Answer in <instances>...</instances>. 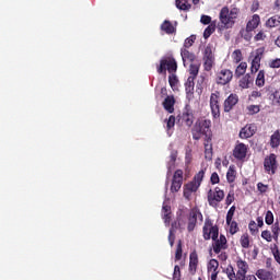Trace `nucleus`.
Instances as JSON below:
<instances>
[{
	"label": "nucleus",
	"mask_w": 280,
	"mask_h": 280,
	"mask_svg": "<svg viewBox=\"0 0 280 280\" xmlns=\"http://www.w3.org/2000/svg\"><path fill=\"white\" fill-rule=\"evenodd\" d=\"M202 233L203 240H213V252L215 253V255H220L222 250H226V236H224V234L220 235V229L218 228V225H213V221H211V219L206 220L202 228Z\"/></svg>",
	"instance_id": "obj_1"
},
{
	"label": "nucleus",
	"mask_w": 280,
	"mask_h": 280,
	"mask_svg": "<svg viewBox=\"0 0 280 280\" xmlns=\"http://www.w3.org/2000/svg\"><path fill=\"white\" fill-rule=\"evenodd\" d=\"M191 135L194 141H200L202 137H205V140L212 139L213 135L211 133V120L198 118L191 129Z\"/></svg>",
	"instance_id": "obj_2"
},
{
	"label": "nucleus",
	"mask_w": 280,
	"mask_h": 280,
	"mask_svg": "<svg viewBox=\"0 0 280 280\" xmlns=\"http://www.w3.org/2000/svg\"><path fill=\"white\" fill-rule=\"evenodd\" d=\"M236 268L237 271L235 273V269L233 266H228L225 269V275L228 276V279L230 280H246V275L248 273L249 267L248 262L241 257L236 258Z\"/></svg>",
	"instance_id": "obj_3"
},
{
	"label": "nucleus",
	"mask_w": 280,
	"mask_h": 280,
	"mask_svg": "<svg viewBox=\"0 0 280 280\" xmlns=\"http://www.w3.org/2000/svg\"><path fill=\"white\" fill-rule=\"evenodd\" d=\"M237 16H240V8L233 7L229 10V7H223L219 13L221 27L230 30V27L235 25V19H237Z\"/></svg>",
	"instance_id": "obj_4"
},
{
	"label": "nucleus",
	"mask_w": 280,
	"mask_h": 280,
	"mask_svg": "<svg viewBox=\"0 0 280 280\" xmlns=\"http://www.w3.org/2000/svg\"><path fill=\"white\" fill-rule=\"evenodd\" d=\"M199 222H203L205 217L202 215V212L200 211V208L198 206H195L190 208L188 214H187V231L188 233H194L196 230V226Z\"/></svg>",
	"instance_id": "obj_5"
},
{
	"label": "nucleus",
	"mask_w": 280,
	"mask_h": 280,
	"mask_svg": "<svg viewBox=\"0 0 280 280\" xmlns=\"http://www.w3.org/2000/svg\"><path fill=\"white\" fill-rule=\"evenodd\" d=\"M224 190L220 187H215L214 189H209L207 192V200L209 207H213V209H218V206L222 200H224Z\"/></svg>",
	"instance_id": "obj_6"
},
{
	"label": "nucleus",
	"mask_w": 280,
	"mask_h": 280,
	"mask_svg": "<svg viewBox=\"0 0 280 280\" xmlns=\"http://www.w3.org/2000/svg\"><path fill=\"white\" fill-rule=\"evenodd\" d=\"M167 71L168 73H176V71H178V63L174 57L160 60L158 73H166Z\"/></svg>",
	"instance_id": "obj_7"
},
{
	"label": "nucleus",
	"mask_w": 280,
	"mask_h": 280,
	"mask_svg": "<svg viewBox=\"0 0 280 280\" xmlns=\"http://www.w3.org/2000/svg\"><path fill=\"white\" fill-rule=\"evenodd\" d=\"M220 91H214L210 95V110L213 119H220Z\"/></svg>",
	"instance_id": "obj_8"
},
{
	"label": "nucleus",
	"mask_w": 280,
	"mask_h": 280,
	"mask_svg": "<svg viewBox=\"0 0 280 280\" xmlns=\"http://www.w3.org/2000/svg\"><path fill=\"white\" fill-rule=\"evenodd\" d=\"M214 65H215V56H213V48L211 47V45H208L203 50L205 71H211Z\"/></svg>",
	"instance_id": "obj_9"
},
{
	"label": "nucleus",
	"mask_w": 280,
	"mask_h": 280,
	"mask_svg": "<svg viewBox=\"0 0 280 280\" xmlns=\"http://www.w3.org/2000/svg\"><path fill=\"white\" fill-rule=\"evenodd\" d=\"M264 167L267 174H277L279 165L277 164V155L275 153H270L269 156L265 158Z\"/></svg>",
	"instance_id": "obj_10"
},
{
	"label": "nucleus",
	"mask_w": 280,
	"mask_h": 280,
	"mask_svg": "<svg viewBox=\"0 0 280 280\" xmlns=\"http://www.w3.org/2000/svg\"><path fill=\"white\" fill-rule=\"evenodd\" d=\"M264 51H266L264 47L257 48L255 50L250 67L252 73H257V71H259L261 67V58H264Z\"/></svg>",
	"instance_id": "obj_11"
},
{
	"label": "nucleus",
	"mask_w": 280,
	"mask_h": 280,
	"mask_svg": "<svg viewBox=\"0 0 280 280\" xmlns=\"http://www.w3.org/2000/svg\"><path fill=\"white\" fill-rule=\"evenodd\" d=\"M233 80V71L223 69L217 73L215 82L221 86H226Z\"/></svg>",
	"instance_id": "obj_12"
},
{
	"label": "nucleus",
	"mask_w": 280,
	"mask_h": 280,
	"mask_svg": "<svg viewBox=\"0 0 280 280\" xmlns=\"http://www.w3.org/2000/svg\"><path fill=\"white\" fill-rule=\"evenodd\" d=\"M183 187V170L175 171L172 179L171 191L172 194H176L180 191Z\"/></svg>",
	"instance_id": "obj_13"
},
{
	"label": "nucleus",
	"mask_w": 280,
	"mask_h": 280,
	"mask_svg": "<svg viewBox=\"0 0 280 280\" xmlns=\"http://www.w3.org/2000/svg\"><path fill=\"white\" fill-rule=\"evenodd\" d=\"M246 154H248V145L240 142L234 147L233 156L236 161H244V159H246Z\"/></svg>",
	"instance_id": "obj_14"
},
{
	"label": "nucleus",
	"mask_w": 280,
	"mask_h": 280,
	"mask_svg": "<svg viewBox=\"0 0 280 280\" xmlns=\"http://www.w3.org/2000/svg\"><path fill=\"white\" fill-rule=\"evenodd\" d=\"M240 102V96L237 94H230L224 103H223V110L224 113H231L235 106H237V103Z\"/></svg>",
	"instance_id": "obj_15"
},
{
	"label": "nucleus",
	"mask_w": 280,
	"mask_h": 280,
	"mask_svg": "<svg viewBox=\"0 0 280 280\" xmlns=\"http://www.w3.org/2000/svg\"><path fill=\"white\" fill-rule=\"evenodd\" d=\"M180 119L183 124L188 126V128H191V126H194V110L189 105H186Z\"/></svg>",
	"instance_id": "obj_16"
},
{
	"label": "nucleus",
	"mask_w": 280,
	"mask_h": 280,
	"mask_svg": "<svg viewBox=\"0 0 280 280\" xmlns=\"http://www.w3.org/2000/svg\"><path fill=\"white\" fill-rule=\"evenodd\" d=\"M180 56L184 67H187V65H192L196 61V54L189 51V49L180 48Z\"/></svg>",
	"instance_id": "obj_17"
},
{
	"label": "nucleus",
	"mask_w": 280,
	"mask_h": 280,
	"mask_svg": "<svg viewBox=\"0 0 280 280\" xmlns=\"http://www.w3.org/2000/svg\"><path fill=\"white\" fill-rule=\"evenodd\" d=\"M257 132V126L255 124H249L243 127L240 131L241 139H250Z\"/></svg>",
	"instance_id": "obj_18"
},
{
	"label": "nucleus",
	"mask_w": 280,
	"mask_h": 280,
	"mask_svg": "<svg viewBox=\"0 0 280 280\" xmlns=\"http://www.w3.org/2000/svg\"><path fill=\"white\" fill-rule=\"evenodd\" d=\"M220 268V262L215 259H210L208 262V272L211 280H218V275H220V271L218 270Z\"/></svg>",
	"instance_id": "obj_19"
},
{
	"label": "nucleus",
	"mask_w": 280,
	"mask_h": 280,
	"mask_svg": "<svg viewBox=\"0 0 280 280\" xmlns=\"http://www.w3.org/2000/svg\"><path fill=\"white\" fill-rule=\"evenodd\" d=\"M259 23H261V18L259 16V14H254L246 24L247 34L250 32H255V30L259 27Z\"/></svg>",
	"instance_id": "obj_20"
},
{
	"label": "nucleus",
	"mask_w": 280,
	"mask_h": 280,
	"mask_svg": "<svg viewBox=\"0 0 280 280\" xmlns=\"http://www.w3.org/2000/svg\"><path fill=\"white\" fill-rule=\"evenodd\" d=\"M190 275H196L198 270V253L196 250L191 252L189 255V268Z\"/></svg>",
	"instance_id": "obj_21"
},
{
	"label": "nucleus",
	"mask_w": 280,
	"mask_h": 280,
	"mask_svg": "<svg viewBox=\"0 0 280 280\" xmlns=\"http://www.w3.org/2000/svg\"><path fill=\"white\" fill-rule=\"evenodd\" d=\"M196 79L188 78L185 83V91L187 100H194V89H196Z\"/></svg>",
	"instance_id": "obj_22"
},
{
	"label": "nucleus",
	"mask_w": 280,
	"mask_h": 280,
	"mask_svg": "<svg viewBox=\"0 0 280 280\" xmlns=\"http://www.w3.org/2000/svg\"><path fill=\"white\" fill-rule=\"evenodd\" d=\"M212 138L205 140V159L206 161H211L213 159V143L211 142Z\"/></svg>",
	"instance_id": "obj_23"
},
{
	"label": "nucleus",
	"mask_w": 280,
	"mask_h": 280,
	"mask_svg": "<svg viewBox=\"0 0 280 280\" xmlns=\"http://www.w3.org/2000/svg\"><path fill=\"white\" fill-rule=\"evenodd\" d=\"M160 30H161L162 32H164V34H168V35L176 34V27H175L174 24H172V22L168 21V20H165V21L161 24Z\"/></svg>",
	"instance_id": "obj_24"
},
{
	"label": "nucleus",
	"mask_w": 280,
	"mask_h": 280,
	"mask_svg": "<svg viewBox=\"0 0 280 280\" xmlns=\"http://www.w3.org/2000/svg\"><path fill=\"white\" fill-rule=\"evenodd\" d=\"M255 77L253 74L247 73L240 80L241 89H250V84H253Z\"/></svg>",
	"instance_id": "obj_25"
},
{
	"label": "nucleus",
	"mask_w": 280,
	"mask_h": 280,
	"mask_svg": "<svg viewBox=\"0 0 280 280\" xmlns=\"http://www.w3.org/2000/svg\"><path fill=\"white\" fill-rule=\"evenodd\" d=\"M174 104H176L174 96H166L163 102V108L166 109L167 113H174Z\"/></svg>",
	"instance_id": "obj_26"
},
{
	"label": "nucleus",
	"mask_w": 280,
	"mask_h": 280,
	"mask_svg": "<svg viewBox=\"0 0 280 280\" xmlns=\"http://www.w3.org/2000/svg\"><path fill=\"white\" fill-rule=\"evenodd\" d=\"M256 277H258V279L260 280H273L275 273L266 269H258L256 272Z\"/></svg>",
	"instance_id": "obj_27"
},
{
	"label": "nucleus",
	"mask_w": 280,
	"mask_h": 280,
	"mask_svg": "<svg viewBox=\"0 0 280 280\" xmlns=\"http://www.w3.org/2000/svg\"><path fill=\"white\" fill-rule=\"evenodd\" d=\"M237 178V170H235V165H230L226 172V180L230 184H233Z\"/></svg>",
	"instance_id": "obj_28"
},
{
	"label": "nucleus",
	"mask_w": 280,
	"mask_h": 280,
	"mask_svg": "<svg viewBox=\"0 0 280 280\" xmlns=\"http://www.w3.org/2000/svg\"><path fill=\"white\" fill-rule=\"evenodd\" d=\"M271 233L273 235L275 242H279V235H280V222L279 219L275 221L273 224H271Z\"/></svg>",
	"instance_id": "obj_29"
},
{
	"label": "nucleus",
	"mask_w": 280,
	"mask_h": 280,
	"mask_svg": "<svg viewBox=\"0 0 280 280\" xmlns=\"http://www.w3.org/2000/svg\"><path fill=\"white\" fill-rule=\"evenodd\" d=\"M188 71L190 73L188 78L196 80V78H198V73H200V63H190Z\"/></svg>",
	"instance_id": "obj_30"
},
{
	"label": "nucleus",
	"mask_w": 280,
	"mask_h": 280,
	"mask_svg": "<svg viewBox=\"0 0 280 280\" xmlns=\"http://www.w3.org/2000/svg\"><path fill=\"white\" fill-rule=\"evenodd\" d=\"M280 26V16L279 15H273L269 18L266 22V27H279Z\"/></svg>",
	"instance_id": "obj_31"
},
{
	"label": "nucleus",
	"mask_w": 280,
	"mask_h": 280,
	"mask_svg": "<svg viewBox=\"0 0 280 280\" xmlns=\"http://www.w3.org/2000/svg\"><path fill=\"white\" fill-rule=\"evenodd\" d=\"M175 3H176V8L178 10H183L184 12L191 10V5L187 0H175Z\"/></svg>",
	"instance_id": "obj_32"
},
{
	"label": "nucleus",
	"mask_w": 280,
	"mask_h": 280,
	"mask_svg": "<svg viewBox=\"0 0 280 280\" xmlns=\"http://www.w3.org/2000/svg\"><path fill=\"white\" fill-rule=\"evenodd\" d=\"M270 145L271 148H279L280 145V132L276 130L273 135L270 137Z\"/></svg>",
	"instance_id": "obj_33"
},
{
	"label": "nucleus",
	"mask_w": 280,
	"mask_h": 280,
	"mask_svg": "<svg viewBox=\"0 0 280 280\" xmlns=\"http://www.w3.org/2000/svg\"><path fill=\"white\" fill-rule=\"evenodd\" d=\"M246 69H248V65L246 62H241L235 69V77L242 78V75L246 73Z\"/></svg>",
	"instance_id": "obj_34"
},
{
	"label": "nucleus",
	"mask_w": 280,
	"mask_h": 280,
	"mask_svg": "<svg viewBox=\"0 0 280 280\" xmlns=\"http://www.w3.org/2000/svg\"><path fill=\"white\" fill-rule=\"evenodd\" d=\"M240 244L242 248H250V236L248 233H245L241 236Z\"/></svg>",
	"instance_id": "obj_35"
},
{
	"label": "nucleus",
	"mask_w": 280,
	"mask_h": 280,
	"mask_svg": "<svg viewBox=\"0 0 280 280\" xmlns=\"http://www.w3.org/2000/svg\"><path fill=\"white\" fill-rule=\"evenodd\" d=\"M266 84V72L264 70H260L256 78V86H264Z\"/></svg>",
	"instance_id": "obj_36"
},
{
	"label": "nucleus",
	"mask_w": 280,
	"mask_h": 280,
	"mask_svg": "<svg viewBox=\"0 0 280 280\" xmlns=\"http://www.w3.org/2000/svg\"><path fill=\"white\" fill-rule=\"evenodd\" d=\"M183 259V241L177 242V247L175 252V261H180Z\"/></svg>",
	"instance_id": "obj_37"
},
{
	"label": "nucleus",
	"mask_w": 280,
	"mask_h": 280,
	"mask_svg": "<svg viewBox=\"0 0 280 280\" xmlns=\"http://www.w3.org/2000/svg\"><path fill=\"white\" fill-rule=\"evenodd\" d=\"M213 32H215V22H212L206 27V30L203 31V38L207 40V38H209L211 34H213Z\"/></svg>",
	"instance_id": "obj_38"
},
{
	"label": "nucleus",
	"mask_w": 280,
	"mask_h": 280,
	"mask_svg": "<svg viewBox=\"0 0 280 280\" xmlns=\"http://www.w3.org/2000/svg\"><path fill=\"white\" fill-rule=\"evenodd\" d=\"M194 43H196V35H190L185 39L182 49H189L190 47H194Z\"/></svg>",
	"instance_id": "obj_39"
},
{
	"label": "nucleus",
	"mask_w": 280,
	"mask_h": 280,
	"mask_svg": "<svg viewBox=\"0 0 280 280\" xmlns=\"http://www.w3.org/2000/svg\"><path fill=\"white\" fill-rule=\"evenodd\" d=\"M226 224H228V226H230L229 233H230L231 235H235V233H238V231H240V225L237 224L236 221H230V223H226Z\"/></svg>",
	"instance_id": "obj_40"
},
{
	"label": "nucleus",
	"mask_w": 280,
	"mask_h": 280,
	"mask_svg": "<svg viewBox=\"0 0 280 280\" xmlns=\"http://www.w3.org/2000/svg\"><path fill=\"white\" fill-rule=\"evenodd\" d=\"M205 178V170H201L199 171L195 176H194V179H192V183H196L197 185H202V180Z\"/></svg>",
	"instance_id": "obj_41"
},
{
	"label": "nucleus",
	"mask_w": 280,
	"mask_h": 280,
	"mask_svg": "<svg viewBox=\"0 0 280 280\" xmlns=\"http://www.w3.org/2000/svg\"><path fill=\"white\" fill-rule=\"evenodd\" d=\"M265 222L268 226H271V224H275V214L272 211L268 210L265 215Z\"/></svg>",
	"instance_id": "obj_42"
},
{
	"label": "nucleus",
	"mask_w": 280,
	"mask_h": 280,
	"mask_svg": "<svg viewBox=\"0 0 280 280\" xmlns=\"http://www.w3.org/2000/svg\"><path fill=\"white\" fill-rule=\"evenodd\" d=\"M188 189V191H192V194H196L198 189L200 188L199 184H196V182L191 180L188 184L184 185Z\"/></svg>",
	"instance_id": "obj_43"
},
{
	"label": "nucleus",
	"mask_w": 280,
	"mask_h": 280,
	"mask_svg": "<svg viewBox=\"0 0 280 280\" xmlns=\"http://www.w3.org/2000/svg\"><path fill=\"white\" fill-rule=\"evenodd\" d=\"M271 253L273 255L275 261H277V264H279L280 266V249L279 246H277V244H275L273 247H271Z\"/></svg>",
	"instance_id": "obj_44"
},
{
	"label": "nucleus",
	"mask_w": 280,
	"mask_h": 280,
	"mask_svg": "<svg viewBox=\"0 0 280 280\" xmlns=\"http://www.w3.org/2000/svg\"><path fill=\"white\" fill-rule=\"evenodd\" d=\"M260 237H262V240L266 242H272V240H275L273 234L270 233L269 230H264L260 234Z\"/></svg>",
	"instance_id": "obj_45"
},
{
	"label": "nucleus",
	"mask_w": 280,
	"mask_h": 280,
	"mask_svg": "<svg viewBox=\"0 0 280 280\" xmlns=\"http://www.w3.org/2000/svg\"><path fill=\"white\" fill-rule=\"evenodd\" d=\"M248 229L252 235H257V233H259V228L255 221L249 222Z\"/></svg>",
	"instance_id": "obj_46"
},
{
	"label": "nucleus",
	"mask_w": 280,
	"mask_h": 280,
	"mask_svg": "<svg viewBox=\"0 0 280 280\" xmlns=\"http://www.w3.org/2000/svg\"><path fill=\"white\" fill-rule=\"evenodd\" d=\"M174 126H176V117L171 115L168 117V119H166V130H167V132H170V129L174 128Z\"/></svg>",
	"instance_id": "obj_47"
},
{
	"label": "nucleus",
	"mask_w": 280,
	"mask_h": 280,
	"mask_svg": "<svg viewBox=\"0 0 280 280\" xmlns=\"http://www.w3.org/2000/svg\"><path fill=\"white\" fill-rule=\"evenodd\" d=\"M233 202H235V194L230 191L225 198V205H226V207H231V205H233Z\"/></svg>",
	"instance_id": "obj_48"
},
{
	"label": "nucleus",
	"mask_w": 280,
	"mask_h": 280,
	"mask_svg": "<svg viewBox=\"0 0 280 280\" xmlns=\"http://www.w3.org/2000/svg\"><path fill=\"white\" fill-rule=\"evenodd\" d=\"M232 58H233V60H234V62H242V50H240V49H236V50H234L233 51V54H232Z\"/></svg>",
	"instance_id": "obj_49"
},
{
	"label": "nucleus",
	"mask_w": 280,
	"mask_h": 280,
	"mask_svg": "<svg viewBox=\"0 0 280 280\" xmlns=\"http://www.w3.org/2000/svg\"><path fill=\"white\" fill-rule=\"evenodd\" d=\"M174 242H176V232H174L173 229H170V232H168V244L171 247L174 246Z\"/></svg>",
	"instance_id": "obj_50"
},
{
	"label": "nucleus",
	"mask_w": 280,
	"mask_h": 280,
	"mask_svg": "<svg viewBox=\"0 0 280 280\" xmlns=\"http://www.w3.org/2000/svg\"><path fill=\"white\" fill-rule=\"evenodd\" d=\"M268 66L270 69H280V58L269 60Z\"/></svg>",
	"instance_id": "obj_51"
},
{
	"label": "nucleus",
	"mask_w": 280,
	"mask_h": 280,
	"mask_svg": "<svg viewBox=\"0 0 280 280\" xmlns=\"http://www.w3.org/2000/svg\"><path fill=\"white\" fill-rule=\"evenodd\" d=\"M168 84L172 89H174V86L178 84V78L176 77V74H171L168 77Z\"/></svg>",
	"instance_id": "obj_52"
},
{
	"label": "nucleus",
	"mask_w": 280,
	"mask_h": 280,
	"mask_svg": "<svg viewBox=\"0 0 280 280\" xmlns=\"http://www.w3.org/2000/svg\"><path fill=\"white\" fill-rule=\"evenodd\" d=\"M176 159H178V151L173 150L170 154L168 165H174L176 163Z\"/></svg>",
	"instance_id": "obj_53"
},
{
	"label": "nucleus",
	"mask_w": 280,
	"mask_h": 280,
	"mask_svg": "<svg viewBox=\"0 0 280 280\" xmlns=\"http://www.w3.org/2000/svg\"><path fill=\"white\" fill-rule=\"evenodd\" d=\"M247 110H248L249 115H257V113H259L260 108H259V105H249L247 107Z\"/></svg>",
	"instance_id": "obj_54"
},
{
	"label": "nucleus",
	"mask_w": 280,
	"mask_h": 280,
	"mask_svg": "<svg viewBox=\"0 0 280 280\" xmlns=\"http://www.w3.org/2000/svg\"><path fill=\"white\" fill-rule=\"evenodd\" d=\"M210 183L211 185H218L220 183V175L217 172L211 174Z\"/></svg>",
	"instance_id": "obj_55"
},
{
	"label": "nucleus",
	"mask_w": 280,
	"mask_h": 280,
	"mask_svg": "<svg viewBox=\"0 0 280 280\" xmlns=\"http://www.w3.org/2000/svg\"><path fill=\"white\" fill-rule=\"evenodd\" d=\"M173 280H180V267L178 265L174 267Z\"/></svg>",
	"instance_id": "obj_56"
},
{
	"label": "nucleus",
	"mask_w": 280,
	"mask_h": 280,
	"mask_svg": "<svg viewBox=\"0 0 280 280\" xmlns=\"http://www.w3.org/2000/svg\"><path fill=\"white\" fill-rule=\"evenodd\" d=\"M254 40L256 43H258V40H266V33H264V31L258 32L255 36H254Z\"/></svg>",
	"instance_id": "obj_57"
},
{
	"label": "nucleus",
	"mask_w": 280,
	"mask_h": 280,
	"mask_svg": "<svg viewBox=\"0 0 280 280\" xmlns=\"http://www.w3.org/2000/svg\"><path fill=\"white\" fill-rule=\"evenodd\" d=\"M257 189L260 194H266V191H268V185H265L264 183L259 182L257 184Z\"/></svg>",
	"instance_id": "obj_58"
},
{
	"label": "nucleus",
	"mask_w": 280,
	"mask_h": 280,
	"mask_svg": "<svg viewBox=\"0 0 280 280\" xmlns=\"http://www.w3.org/2000/svg\"><path fill=\"white\" fill-rule=\"evenodd\" d=\"M200 23H202V25H210L212 23L211 22V16L201 15Z\"/></svg>",
	"instance_id": "obj_59"
},
{
	"label": "nucleus",
	"mask_w": 280,
	"mask_h": 280,
	"mask_svg": "<svg viewBox=\"0 0 280 280\" xmlns=\"http://www.w3.org/2000/svg\"><path fill=\"white\" fill-rule=\"evenodd\" d=\"M183 194H184V198L186 200H191V196H192L194 192L191 190H189V188L184 186V192Z\"/></svg>",
	"instance_id": "obj_60"
},
{
	"label": "nucleus",
	"mask_w": 280,
	"mask_h": 280,
	"mask_svg": "<svg viewBox=\"0 0 280 280\" xmlns=\"http://www.w3.org/2000/svg\"><path fill=\"white\" fill-rule=\"evenodd\" d=\"M162 218L164 220V224L166 226H170V222H172V213L168 214H162Z\"/></svg>",
	"instance_id": "obj_61"
},
{
	"label": "nucleus",
	"mask_w": 280,
	"mask_h": 280,
	"mask_svg": "<svg viewBox=\"0 0 280 280\" xmlns=\"http://www.w3.org/2000/svg\"><path fill=\"white\" fill-rule=\"evenodd\" d=\"M172 213V207L167 205H163L162 207V215Z\"/></svg>",
	"instance_id": "obj_62"
},
{
	"label": "nucleus",
	"mask_w": 280,
	"mask_h": 280,
	"mask_svg": "<svg viewBox=\"0 0 280 280\" xmlns=\"http://www.w3.org/2000/svg\"><path fill=\"white\" fill-rule=\"evenodd\" d=\"M235 214H233L232 212H228L226 213V218H225V222H226V224H231V222H233V217H234Z\"/></svg>",
	"instance_id": "obj_63"
},
{
	"label": "nucleus",
	"mask_w": 280,
	"mask_h": 280,
	"mask_svg": "<svg viewBox=\"0 0 280 280\" xmlns=\"http://www.w3.org/2000/svg\"><path fill=\"white\" fill-rule=\"evenodd\" d=\"M273 10H277V12H279V10H280V0H275Z\"/></svg>",
	"instance_id": "obj_64"
}]
</instances>
